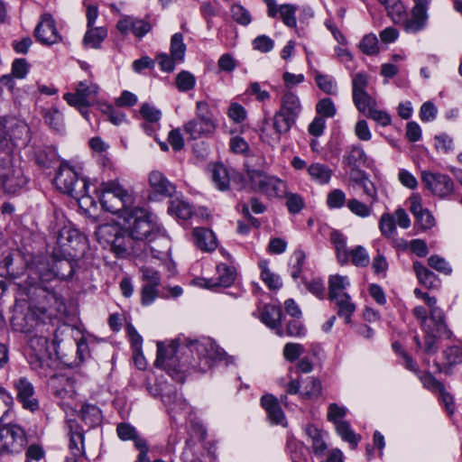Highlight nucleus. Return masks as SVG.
Instances as JSON below:
<instances>
[{"label":"nucleus","mask_w":462,"mask_h":462,"mask_svg":"<svg viewBox=\"0 0 462 462\" xmlns=\"http://www.w3.org/2000/svg\"><path fill=\"white\" fill-rule=\"evenodd\" d=\"M224 362L226 365L234 364V357L228 356L210 337L199 340L180 338L166 346L163 342L157 343V357L154 365L165 370L179 383L184 382L191 372L206 373L214 364Z\"/></svg>","instance_id":"f257e3e1"},{"label":"nucleus","mask_w":462,"mask_h":462,"mask_svg":"<svg viewBox=\"0 0 462 462\" xmlns=\"http://www.w3.org/2000/svg\"><path fill=\"white\" fill-rule=\"evenodd\" d=\"M56 244L50 269L40 272V279L42 282H49L53 278L70 279L75 273L76 251L80 245L86 244V238L77 229L64 226L58 232Z\"/></svg>","instance_id":"f03ea898"},{"label":"nucleus","mask_w":462,"mask_h":462,"mask_svg":"<svg viewBox=\"0 0 462 462\" xmlns=\"http://www.w3.org/2000/svg\"><path fill=\"white\" fill-rule=\"evenodd\" d=\"M102 208L119 217L131 209L135 197L131 188L125 187L118 180L103 181L98 189Z\"/></svg>","instance_id":"7ed1b4c3"},{"label":"nucleus","mask_w":462,"mask_h":462,"mask_svg":"<svg viewBox=\"0 0 462 462\" xmlns=\"http://www.w3.org/2000/svg\"><path fill=\"white\" fill-rule=\"evenodd\" d=\"M51 347V344L47 337L33 335L30 337L24 350L30 367L42 377L52 373L56 364Z\"/></svg>","instance_id":"20e7f679"},{"label":"nucleus","mask_w":462,"mask_h":462,"mask_svg":"<svg viewBox=\"0 0 462 462\" xmlns=\"http://www.w3.org/2000/svg\"><path fill=\"white\" fill-rule=\"evenodd\" d=\"M95 235L105 249H109L118 257H125L134 250V239L116 223L99 226Z\"/></svg>","instance_id":"39448f33"},{"label":"nucleus","mask_w":462,"mask_h":462,"mask_svg":"<svg viewBox=\"0 0 462 462\" xmlns=\"http://www.w3.org/2000/svg\"><path fill=\"white\" fill-rule=\"evenodd\" d=\"M121 218L134 241H143L151 237L150 242L156 244L157 234L153 233L154 224L146 210L134 206L125 215H122Z\"/></svg>","instance_id":"423d86ee"},{"label":"nucleus","mask_w":462,"mask_h":462,"mask_svg":"<svg viewBox=\"0 0 462 462\" xmlns=\"http://www.w3.org/2000/svg\"><path fill=\"white\" fill-rule=\"evenodd\" d=\"M246 168V178L253 191L262 193L268 198H283L286 194L287 183L275 177L271 176L260 170L251 168L248 162Z\"/></svg>","instance_id":"0eeeda50"},{"label":"nucleus","mask_w":462,"mask_h":462,"mask_svg":"<svg viewBox=\"0 0 462 462\" xmlns=\"http://www.w3.org/2000/svg\"><path fill=\"white\" fill-rule=\"evenodd\" d=\"M0 180L5 193L8 195L19 194L27 183L22 169L13 165L11 148L0 151Z\"/></svg>","instance_id":"6e6552de"},{"label":"nucleus","mask_w":462,"mask_h":462,"mask_svg":"<svg viewBox=\"0 0 462 462\" xmlns=\"http://www.w3.org/2000/svg\"><path fill=\"white\" fill-rule=\"evenodd\" d=\"M54 183L59 190L77 199L88 195V182L79 178L78 172L67 162H61L56 173Z\"/></svg>","instance_id":"1a4fd4ad"},{"label":"nucleus","mask_w":462,"mask_h":462,"mask_svg":"<svg viewBox=\"0 0 462 462\" xmlns=\"http://www.w3.org/2000/svg\"><path fill=\"white\" fill-rule=\"evenodd\" d=\"M330 241L340 265H346L349 262L356 267H365L369 264L370 257L367 250L362 245H356L349 250L346 245V237L341 232L333 230L330 233Z\"/></svg>","instance_id":"9d476101"},{"label":"nucleus","mask_w":462,"mask_h":462,"mask_svg":"<svg viewBox=\"0 0 462 462\" xmlns=\"http://www.w3.org/2000/svg\"><path fill=\"white\" fill-rule=\"evenodd\" d=\"M25 430L17 424H8L0 428V454L20 453L26 446Z\"/></svg>","instance_id":"9b49d317"},{"label":"nucleus","mask_w":462,"mask_h":462,"mask_svg":"<svg viewBox=\"0 0 462 462\" xmlns=\"http://www.w3.org/2000/svg\"><path fill=\"white\" fill-rule=\"evenodd\" d=\"M16 392V399L23 408L34 412L40 409V402L32 383L25 376H21L13 382Z\"/></svg>","instance_id":"f8f14e48"},{"label":"nucleus","mask_w":462,"mask_h":462,"mask_svg":"<svg viewBox=\"0 0 462 462\" xmlns=\"http://www.w3.org/2000/svg\"><path fill=\"white\" fill-rule=\"evenodd\" d=\"M421 180L433 195L440 199L448 197L454 190V182L446 174L425 171L421 173Z\"/></svg>","instance_id":"ddd939ff"},{"label":"nucleus","mask_w":462,"mask_h":462,"mask_svg":"<svg viewBox=\"0 0 462 462\" xmlns=\"http://www.w3.org/2000/svg\"><path fill=\"white\" fill-rule=\"evenodd\" d=\"M414 5L411 9V18L404 16L401 22L403 29L408 33H416L426 27L428 21V8L431 0H413Z\"/></svg>","instance_id":"4468645a"},{"label":"nucleus","mask_w":462,"mask_h":462,"mask_svg":"<svg viewBox=\"0 0 462 462\" xmlns=\"http://www.w3.org/2000/svg\"><path fill=\"white\" fill-rule=\"evenodd\" d=\"M99 87L94 83L80 81L75 93H66L63 98L69 106H92L97 101Z\"/></svg>","instance_id":"2eb2a0df"},{"label":"nucleus","mask_w":462,"mask_h":462,"mask_svg":"<svg viewBox=\"0 0 462 462\" xmlns=\"http://www.w3.org/2000/svg\"><path fill=\"white\" fill-rule=\"evenodd\" d=\"M421 330L439 334V338L451 339L453 337V332L448 328L446 315L442 310H435L433 313H429L427 323Z\"/></svg>","instance_id":"dca6fc26"},{"label":"nucleus","mask_w":462,"mask_h":462,"mask_svg":"<svg viewBox=\"0 0 462 462\" xmlns=\"http://www.w3.org/2000/svg\"><path fill=\"white\" fill-rule=\"evenodd\" d=\"M68 435L69 437V449L72 459H80L85 455L84 430L74 420L67 421Z\"/></svg>","instance_id":"f3484780"},{"label":"nucleus","mask_w":462,"mask_h":462,"mask_svg":"<svg viewBox=\"0 0 462 462\" xmlns=\"http://www.w3.org/2000/svg\"><path fill=\"white\" fill-rule=\"evenodd\" d=\"M34 35L42 44L51 45L61 40L55 22L51 14H43L42 21L34 30Z\"/></svg>","instance_id":"a211bd4d"},{"label":"nucleus","mask_w":462,"mask_h":462,"mask_svg":"<svg viewBox=\"0 0 462 462\" xmlns=\"http://www.w3.org/2000/svg\"><path fill=\"white\" fill-rule=\"evenodd\" d=\"M261 405L265 410L269 421L272 424L285 427L287 420L280 403L273 395L265 394L261 398Z\"/></svg>","instance_id":"6ab92c4d"},{"label":"nucleus","mask_w":462,"mask_h":462,"mask_svg":"<svg viewBox=\"0 0 462 462\" xmlns=\"http://www.w3.org/2000/svg\"><path fill=\"white\" fill-rule=\"evenodd\" d=\"M116 28L123 35L132 32L136 37L142 38L151 30V25L133 16H125L117 22Z\"/></svg>","instance_id":"aec40b11"},{"label":"nucleus","mask_w":462,"mask_h":462,"mask_svg":"<svg viewBox=\"0 0 462 462\" xmlns=\"http://www.w3.org/2000/svg\"><path fill=\"white\" fill-rule=\"evenodd\" d=\"M48 380V387L51 393L60 399H64L66 396L70 395L74 392V380L65 374H51Z\"/></svg>","instance_id":"412c9836"},{"label":"nucleus","mask_w":462,"mask_h":462,"mask_svg":"<svg viewBox=\"0 0 462 462\" xmlns=\"http://www.w3.org/2000/svg\"><path fill=\"white\" fill-rule=\"evenodd\" d=\"M367 155L363 147L359 144L348 147L342 158V163L345 166L351 168V172L356 175L357 169L361 166H365L367 162Z\"/></svg>","instance_id":"4be33fe9"},{"label":"nucleus","mask_w":462,"mask_h":462,"mask_svg":"<svg viewBox=\"0 0 462 462\" xmlns=\"http://www.w3.org/2000/svg\"><path fill=\"white\" fill-rule=\"evenodd\" d=\"M445 364L442 365L435 363L439 373L443 372L447 375L452 374V367L462 364V345H452L442 352Z\"/></svg>","instance_id":"5701e85b"},{"label":"nucleus","mask_w":462,"mask_h":462,"mask_svg":"<svg viewBox=\"0 0 462 462\" xmlns=\"http://www.w3.org/2000/svg\"><path fill=\"white\" fill-rule=\"evenodd\" d=\"M236 278V271L234 266L220 263L217 266V276L206 281L207 288L217 286L229 287Z\"/></svg>","instance_id":"b1692460"},{"label":"nucleus","mask_w":462,"mask_h":462,"mask_svg":"<svg viewBox=\"0 0 462 462\" xmlns=\"http://www.w3.org/2000/svg\"><path fill=\"white\" fill-rule=\"evenodd\" d=\"M282 311L281 307L266 305L262 311L261 320L268 328L274 330L276 335L282 337L284 335V331L282 328Z\"/></svg>","instance_id":"393cba45"},{"label":"nucleus","mask_w":462,"mask_h":462,"mask_svg":"<svg viewBox=\"0 0 462 462\" xmlns=\"http://www.w3.org/2000/svg\"><path fill=\"white\" fill-rule=\"evenodd\" d=\"M149 183L156 193L165 197H172L176 190L175 186L159 171L150 173Z\"/></svg>","instance_id":"a878e982"},{"label":"nucleus","mask_w":462,"mask_h":462,"mask_svg":"<svg viewBox=\"0 0 462 462\" xmlns=\"http://www.w3.org/2000/svg\"><path fill=\"white\" fill-rule=\"evenodd\" d=\"M194 244L203 251H213L217 248L215 234L208 228L197 227L192 232Z\"/></svg>","instance_id":"bb28decb"},{"label":"nucleus","mask_w":462,"mask_h":462,"mask_svg":"<svg viewBox=\"0 0 462 462\" xmlns=\"http://www.w3.org/2000/svg\"><path fill=\"white\" fill-rule=\"evenodd\" d=\"M216 127V124L204 125L203 121L193 118L184 124L183 130L191 139L197 140L213 134Z\"/></svg>","instance_id":"cd10ccee"},{"label":"nucleus","mask_w":462,"mask_h":462,"mask_svg":"<svg viewBox=\"0 0 462 462\" xmlns=\"http://www.w3.org/2000/svg\"><path fill=\"white\" fill-rule=\"evenodd\" d=\"M211 180L216 188L221 191L226 190L230 184V174L227 168L222 163L208 165Z\"/></svg>","instance_id":"c85d7f7f"},{"label":"nucleus","mask_w":462,"mask_h":462,"mask_svg":"<svg viewBox=\"0 0 462 462\" xmlns=\"http://www.w3.org/2000/svg\"><path fill=\"white\" fill-rule=\"evenodd\" d=\"M79 416L89 429L99 426L103 420L101 410L97 405L91 403L82 404Z\"/></svg>","instance_id":"c756f323"},{"label":"nucleus","mask_w":462,"mask_h":462,"mask_svg":"<svg viewBox=\"0 0 462 462\" xmlns=\"http://www.w3.org/2000/svg\"><path fill=\"white\" fill-rule=\"evenodd\" d=\"M310 180L319 185L328 184L332 177V170L326 164L312 162L307 168Z\"/></svg>","instance_id":"7c9ffc66"},{"label":"nucleus","mask_w":462,"mask_h":462,"mask_svg":"<svg viewBox=\"0 0 462 462\" xmlns=\"http://www.w3.org/2000/svg\"><path fill=\"white\" fill-rule=\"evenodd\" d=\"M302 109L299 97L291 91H286L281 100L280 111L297 119Z\"/></svg>","instance_id":"2f4dec72"},{"label":"nucleus","mask_w":462,"mask_h":462,"mask_svg":"<svg viewBox=\"0 0 462 462\" xmlns=\"http://www.w3.org/2000/svg\"><path fill=\"white\" fill-rule=\"evenodd\" d=\"M42 117L44 123L53 131L63 133L65 131V124L63 114L57 107H50L42 110Z\"/></svg>","instance_id":"473e14b6"},{"label":"nucleus","mask_w":462,"mask_h":462,"mask_svg":"<svg viewBox=\"0 0 462 462\" xmlns=\"http://www.w3.org/2000/svg\"><path fill=\"white\" fill-rule=\"evenodd\" d=\"M349 278L345 275L332 274L328 277V300L338 296L347 295L346 290L349 287Z\"/></svg>","instance_id":"72a5a7b5"},{"label":"nucleus","mask_w":462,"mask_h":462,"mask_svg":"<svg viewBox=\"0 0 462 462\" xmlns=\"http://www.w3.org/2000/svg\"><path fill=\"white\" fill-rule=\"evenodd\" d=\"M413 270L420 284L428 289H435L439 286V280L438 276L425 267L420 262L413 263Z\"/></svg>","instance_id":"f704fd0d"},{"label":"nucleus","mask_w":462,"mask_h":462,"mask_svg":"<svg viewBox=\"0 0 462 462\" xmlns=\"http://www.w3.org/2000/svg\"><path fill=\"white\" fill-rule=\"evenodd\" d=\"M107 36V30L106 27H88V30L83 37L82 43L85 47L93 49H99L102 42Z\"/></svg>","instance_id":"c9c22d12"},{"label":"nucleus","mask_w":462,"mask_h":462,"mask_svg":"<svg viewBox=\"0 0 462 462\" xmlns=\"http://www.w3.org/2000/svg\"><path fill=\"white\" fill-rule=\"evenodd\" d=\"M335 302L337 308V315L345 319L346 324L351 322V316L356 310V305L352 302L349 294L338 296L337 298L329 299Z\"/></svg>","instance_id":"e433bc0d"},{"label":"nucleus","mask_w":462,"mask_h":462,"mask_svg":"<svg viewBox=\"0 0 462 462\" xmlns=\"http://www.w3.org/2000/svg\"><path fill=\"white\" fill-rule=\"evenodd\" d=\"M350 178L353 181L358 184L362 189L364 193L371 199L372 204H374L378 200L377 189L374 182H372L368 176L364 171H358L356 175L350 173Z\"/></svg>","instance_id":"4c0bfd02"},{"label":"nucleus","mask_w":462,"mask_h":462,"mask_svg":"<svg viewBox=\"0 0 462 462\" xmlns=\"http://www.w3.org/2000/svg\"><path fill=\"white\" fill-rule=\"evenodd\" d=\"M20 271L14 265V254L10 251L0 254V276L15 279L19 276Z\"/></svg>","instance_id":"58836bf2"},{"label":"nucleus","mask_w":462,"mask_h":462,"mask_svg":"<svg viewBox=\"0 0 462 462\" xmlns=\"http://www.w3.org/2000/svg\"><path fill=\"white\" fill-rule=\"evenodd\" d=\"M387 10L388 15L394 23H401L407 14L401 0H378Z\"/></svg>","instance_id":"ea45409f"},{"label":"nucleus","mask_w":462,"mask_h":462,"mask_svg":"<svg viewBox=\"0 0 462 462\" xmlns=\"http://www.w3.org/2000/svg\"><path fill=\"white\" fill-rule=\"evenodd\" d=\"M295 122V118L279 110L273 116V128L277 134H284L291 130Z\"/></svg>","instance_id":"a19ab883"},{"label":"nucleus","mask_w":462,"mask_h":462,"mask_svg":"<svg viewBox=\"0 0 462 462\" xmlns=\"http://www.w3.org/2000/svg\"><path fill=\"white\" fill-rule=\"evenodd\" d=\"M336 430L342 439L348 442L352 448H356L357 447L361 438L359 435L355 433L350 424L346 420L337 422L336 425Z\"/></svg>","instance_id":"79ce46f5"},{"label":"nucleus","mask_w":462,"mask_h":462,"mask_svg":"<svg viewBox=\"0 0 462 462\" xmlns=\"http://www.w3.org/2000/svg\"><path fill=\"white\" fill-rule=\"evenodd\" d=\"M168 212L183 220L189 219L192 216L190 205L180 199L171 200Z\"/></svg>","instance_id":"37998d69"},{"label":"nucleus","mask_w":462,"mask_h":462,"mask_svg":"<svg viewBox=\"0 0 462 462\" xmlns=\"http://www.w3.org/2000/svg\"><path fill=\"white\" fill-rule=\"evenodd\" d=\"M353 102L356 109L366 115L372 108L376 106V101L373 98L367 91L352 95Z\"/></svg>","instance_id":"c03bdc74"},{"label":"nucleus","mask_w":462,"mask_h":462,"mask_svg":"<svg viewBox=\"0 0 462 462\" xmlns=\"http://www.w3.org/2000/svg\"><path fill=\"white\" fill-rule=\"evenodd\" d=\"M346 207L354 215L365 218L371 216L374 204H372L371 201L370 204L367 205L356 199H350L346 202Z\"/></svg>","instance_id":"a18cd8bd"},{"label":"nucleus","mask_w":462,"mask_h":462,"mask_svg":"<svg viewBox=\"0 0 462 462\" xmlns=\"http://www.w3.org/2000/svg\"><path fill=\"white\" fill-rule=\"evenodd\" d=\"M163 402L168 406V411L170 413L177 414L186 411L189 409L186 401L177 393L165 396Z\"/></svg>","instance_id":"49530a36"},{"label":"nucleus","mask_w":462,"mask_h":462,"mask_svg":"<svg viewBox=\"0 0 462 462\" xmlns=\"http://www.w3.org/2000/svg\"><path fill=\"white\" fill-rule=\"evenodd\" d=\"M297 12V6L291 4L282 5L278 8V13L283 23L291 28L296 27L297 20L295 14Z\"/></svg>","instance_id":"de8ad7c7"},{"label":"nucleus","mask_w":462,"mask_h":462,"mask_svg":"<svg viewBox=\"0 0 462 462\" xmlns=\"http://www.w3.org/2000/svg\"><path fill=\"white\" fill-rule=\"evenodd\" d=\"M379 229L384 237H393L396 233L394 217L390 213H383L379 220Z\"/></svg>","instance_id":"09e8293b"},{"label":"nucleus","mask_w":462,"mask_h":462,"mask_svg":"<svg viewBox=\"0 0 462 462\" xmlns=\"http://www.w3.org/2000/svg\"><path fill=\"white\" fill-rule=\"evenodd\" d=\"M186 51V46L183 43V35L177 32L172 35L171 41V55L177 61H182Z\"/></svg>","instance_id":"8fccbe9b"},{"label":"nucleus","mask_w":462,"mask_h":462,"mask_svg":"<svg viewBox=\"0 0 462 462\" xmlns=\"http://www.w3.org/2000/svg\"><path fill=\"white\" fill-rule=\"evenodd\" d=\"M306 255L302 250H296L290 263L291 275L294 280L300 278L302 272L303 265L305 263Z\"/></svg>","instance_id":"3c124183"},{"label":"nucleus","mask_w":462,"mask_h":462,"mask_svg":"<svg viewBox=\"0 0 462 462\" xmlns=\"http://www.w3.org/2000/svg\"><path fill=\"white\" fill-rule=\"evenodd\" d=\"M308 435L312 440L311 446L313 452L318 456H322L327 449V444L325 443L320 431L313 427L307 430Z\"/></svg>","instance_id":"603ef678"},{"label":"nucleus","mask_w":462,"mask_h":462,"mask_svg":"<svg viewBox=\"0 0 462 462\" xmlns=\"http://www.w3.org/2000/svg\"><path fill=\"white\" fill-rule=\"evenodd\" d=\"M261 279L271 290H276L282 287L280 277L273 273L267 267L266 263H260Z\"/></svg>","instance_id":"864d4df0"},{"label":"nucleus","mask_w":462,"mask_h":462,"mask_svg":"<svg viewBox=\"0 0 462 462\" xmlns=\"http://www.w3.org/2000/svg\"><path fill=\"white\" fill-rule=\"evenodd\" d=\"M315 81L318 87L326 94H337V83L332 77L317 72L315 76Z\"/></svg>","instance_id":"5fc2aeb1"},{"label":"nucleus","mask_w":462,"mask_h":462,"mask_svg":"<svg viewBox=\"0 0 462 462\" xmlns=\"http://www.w3.org/2000/svg\"><path fill=\"white\" fill-rule=\"evenodd\" d=\"M196 79L190 72L182 70L176 77V86L181 92L191 90L195 88Z\"/></svg>","instance_id":"6e6d98bb"},{"label":"nucleus","mask_w":462,"mask_h":462,"mask_svg":"<svg viewBox=\"0 0 462 462\" xmlns=\"http://www.w3.org/2000/svg\"><path fill=\"white\" fill-rule=\"evenodd\" d=\"M360 50L366 55H375L379 52L377 37L369 33L363 37L359 43Z\"/></svg>","instance_id":"4d7b16f0"},{"label":"nucleus","mask_w":462,"mask_h":462,"mask_svg":"<svg viewBox=\"0 0 462 462\" xmlns=\"http://www.w3.org/2000/svg\"><path fill=\"white\" fill-rule=\"evenodd\" d=\"M283 198L286 199V206L291 214H298L304 208V199L296 193H291L286 190Z\"/></svg>","instance_id":"13d9d810"},{"label":"nucleus","mask_w":462,"mask_h":462,"mask_svg":"<svg viewBox=\"0 0 462 462\" xmlns=\"http://www.w3.org/2000/svg\"><path fill=\"white\" fill-rule=\"evenodd\" d=\"M316 111L321 117H333L337 113L334 102L328 98H321L316 105Z\"/></svg>","instance_id":"bf43d9fd"},{"label":"nucleus","mask_w":462,"mask_h":462,"mask_svg":"<svg viewBox=\"0 0 462 462\" xmlns=\"http://www.w3.org/2000/svg\"><path fill=\"white\" fill-rule=\"evenodd\" d=\"M139 112L145 122L149 123H158L162 117L161 110L150 105L149 103L142 104Z\"/></svg>","instance_id":"052dcab7"},{"label":"nucleus","mask_w":462,"mask_h":462,"mask_svg":"<svg viewBox=\"0 0 462 462\" xmlns=\"http://www.w3.org/2000/svg\"><path fill=\"white\" fill-rule=\"evenodd\" d=\"M203 121L204 125L215 124L213 114L209 105L205 101H198L196 104V118Z\"/></svg>","instance_id":"680f3d73"},{"label":"nucleus","mask_w":462,"mask_h":462,"mask_svg":"<svg viewBox=\"0 0 462 462\" xmlns=\"http://www.w3.org/2000/svg\"><path fill=\"white\" fill-rule=\"evenodd\" d=\"M428 264L432 269L445 274L449 275L452 273V268L449 265V263L446 261L445 258L438 255L433 254L429 257L428 259Z\"/></svg>","instance_id":"e2e57ef3"},{"label":"nucleus","mask_w":462,"mask_h":462,"mask_svg":"<svg viewBox=\"0 0 462 462\" xmlns=\"http://www.w3.org/2000/svg\"><path fill=\"white\" fill-rule=\"evenodd\" d=\"M307 333V329L300 319H292L286 323V335L292 337H301Z\"/></svg>","instance_id":"0e129e2a"},{"label":"nucleus","mask_w":462,"mask_h":462,"mask_svg":"<svg viewBox=\"0 0 462 462\" xmlns=\"http://www.w3.org/2000/svg\"><path fill=\"white\" fill-rule=\"evenodd\" d=\"M346 201V194L339 189L331 190L327 196V205L329 208H340Z\"/></svg>","instance_id":"69168bd1"},{"label":"nucleus","mask_w":462,"mask_h":462,"mask_svg":"<svg viewBox=\"0 0 462 462\" xmlns=\"http://www.w3.org/2000/svg\"><path fill=\"white\" fill-rule=\"evenodd\" d=\"M231 15L233 20L241 25H248L252 20L250 13L241 5H232Z\"/></svg>","instance_id":"338daca9"},{"label":"nucleus","mask_w":462,"mask_h":462,"mask_svg":"<svg viewBox=\"0 0 462 462\" xmlns=\"http://www.w3.org/2000/svg\"><path fill=\"white\" fill-rule=\"evenodd\" d=\"M101 110L105 115L107 116L108 120L115 125H119L126 121L125 114L116 110L111 105H103Z\"/></svg>","instance_id":"774afa93"}]
</instances>
